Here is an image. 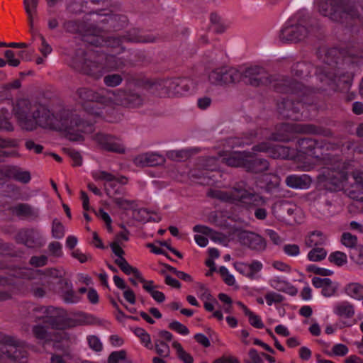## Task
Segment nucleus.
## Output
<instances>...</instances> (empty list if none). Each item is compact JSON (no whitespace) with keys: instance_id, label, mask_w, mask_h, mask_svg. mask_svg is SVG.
I'll list each match as a JSON object with an SVG mask.
<instances>
[{"instance_id":"f257e3e1","label":"nucleus","mask_w":363,"mask_h":363,"mask_svg":"<svg viewBox=\"0 0 363 363\" xmlns=\"http://www.w3.org/2000/svg\"><path fill=\"white\" fill-rule=\"evenodd\" d=\"M12 113L19 126L27 131L38 127L62 132L70 140H83L84 135L94 131L93 124L84 121L76 113L62 109L51 111L45 105L18 99L13 103Z\"/></svg>"},{"instance_id":"f03ea898","label":"nucleus","mask_w":363,"mask_h":363,"mask_svg":"<svg viewBox=\"0 0 363 363\" xmlns=\"http://www.w3.org/2000/svg\"><path fill=\"white\" fill-rule=\"evenodd\" d=\"M126 60L114 55H106L98 52L89 51L83 62L74 60V66L84 73L96 78L101 77L104 71L117 70L126 65Z\"/></svg>"},{"instance_id":"7ed1b4c3","label":"nucleus","mask_w":363,"mask_h":363,"mask_svg":"<svg viewBox=\"0 0 363 363\" xmlns=\"http://www.w3.org/2000/svg\"><path fill=\"white\" fill-rule=\"evenodd\" d=\"M209 197L219 199L232 203H239L243 206H263L266 204V199L263 196L251 192L247 189V184L239 182L235 184L229 191L217 189H209L207 192Z\"/></svg>"},{"instance_id":"20e7f679","label":"nucleus","mask_w":363,"mask_h":363,"mask_svg":"<svg viewBox=\"0 0 363 363\" xmlns=\"http://www.w3.org/2000/svg\"><path fill=\"white\" fill-rule=\"evenodd\" d=\"M196 89L194 81L187 78L159 80L150 86V92L160 97L182 96Z\"/></svg>"},{"instance_id":"39448f33","label":"nucleus","mask_w":363,"mask_h":363,"mask_svg":"<svg viewBox=\"0 0 363 363\" xmlns=\"http://www.w3.org/2000/svg\"><path fill=\"white\" fill-rule=\"evenodd\" d=\"M331 161L333 162L328 167L322 168V175L325 177V188L335 191L345 186L348 175L352 169L346 160Z\"/></svg>"},{"instance_id":"423d86ee","label":"nucleus","mask_w":363,"mask_h":363,"mask_svg":"<svg viewBox=\"0 0 363 363\" xmlns=\"http://www.w3.org/2000/svg\"><path fill=\"white\" fill-rule=\"evenodd\" d=\"M318 6L322 15L334 21L343 23L349 18L359 16L354 6L344 0H332L330 2L320 0Z\"/></svg>"},{"instance_id":"0eeeda50","label":"nucleus","mask_w":363,"mask_h":363,"mask_svg":"<svg viewBox=\"0 0 363 363\" xmlns=\"http://www.w3.org/2000/svg\"><path fill=\"white\" fill-rule=\"evenodd\" d=\"M307 19L301 13H297L290 18L280 31L281 41L298 42L308 35L310 30Z\"/></svg>"},{"instance_id":"6e6552de","label":"nucleus","mask_w":363,"mask_h":363,"mask_svg":"<svg viewBox=\"0 0 363 363\" xmlns=\"http://www.w3.org/2000/svg\"><path fill=\"white\" fill-rule=\"evenodd\" d=\"M296 133H317V128L311 124L284 123L277 127L276 132L272 134L269 139L274 141H289Z\"/></svg>"},{"instance_id":"1a4fd4ad","label":"nucleus","mask_w":363,"mask_h":363,"mask_svg":"<svg viewBox=\"0 0 363 363\" xmlns=\"http://www.w3.org/2000/svg\"><path fill=\"white\" fill-rule=\"evenodd\" d=\"M77 94L84 110L92 115L99 116L102 113L101 108L97 107L99 102L106 104H109L110 102L107 98V94L101 96L88 88L79 89Z\"/></svg>"},{"instance_id":"9d476101","label":"nucleus","mask_w":363,"mask_h":363,"mask_svg":"<svg viewBox=\"0 0 363 363\" xmlns=\"http://www.w3.org/2000/svg\"><path fill=\"white\" fill-rule=\"evenodd\" d=\"M94 21L99 24L105 26H100L97 25L96 27L89 28L91 30H119L127 24V18L124 16L111 14L108 13L99 12L93 15Z\"/></svg>"},{"instance_id":"9b49d317","label":"nucleus","mask_w":363,"mask_h":363,"mask_svg":"<svg viewBox=\"0 0 363 363\" xmlns=\"http://www.w3.org/2000/svg\"><path fill=\"white\" fill-rule=\"evenodd\" d=\"M242 74L234 67H220L212 69L208 74L211 84L223 85L239 82Z\"/></svg>"},{"instance_id":"f8f14e48","label":"nucleus","mask_w":363,"mask_h":363,"mask_svg":"<svg viewBox=\"0 0 363 363\" xmlns=\"http://www.w3.org/2000/svg\"><path fill=\"white\" fill-rule=\"evenodd\" d=\"M1 345L0 350L3 355L11 360L21 361L27 356V352L23 343L13 337L3 336L1 339Z\"/></svg>"},{"instance_id":"ddd939ff","label":"nucleus","mask_w":363,"mask_h":363,"mask_svg":"<svg viewBox=\"0 0 363 363\" xmlns=\"http://www.w3.org/2000/svg\"><path fill=\"white\" fill-rule=\"evenodd\" d=\"M261 152H270L273 155H269L273 159H295L294 150H290L285 146H277L273 147L268 144V143H262L252 147L251 152H244V157H257L259 153Z\"/></svg>"},{"instance_id":"4468645a","label":"nucleus","mask_w":363,"mask_h":363,"mask_svg":"<svg viewBox=\"0 0 363 363\" xmlns=\"http://www.w3.org/2000/svg\"><path fill=\"white\" fill-rule=\"evenodd\" d=\"M107 98L109 104H121L129 108H139L143 104V99L138 94L134 92L125 93L122 89L115 91H108Z\"/></svg>"},{"instance_id":"2eb2a0df","label":"nucleus","mask_w":363,"mask_h":363,"mask_svg":"<svg viewBox=\"0 0 363 363\" xmlns=\"http://www.w3.org/2000/svg\"><path fill=\"white\" fill-rule=\"evenodd\" d=\"M84 40L96 46L106 45L111 48H120V50H124V48L122 46L125 43L123 41V35H113L105 39L101 35L100 30H88L87 34L85 35Z\"/></svg>"},{"instance_id":"dca6fc26","label":"nucleus","mask_w":363,"mask_h":363,"mask_svg":"<svg viewBox=\"0 0 363 363\" xmlns=\"http://www.w3.org/2000/svg\"><path fill=\"white\" fill-rule=\"evenodd\" d=\"M93 140L101 149L116 153H125V147L121 140L114 135L98 133L93 136Z\"/></svg>"},{"instance_id":"f3484780","label":"nucleus","mask_w":363,"mask_h":363,"mask_svg":"<svg viewBox=\"0 0 363 363\" xmlns=\"http://www.w3.org/2000/svg\"><path fill=\"white\" fill-rule=\"evenodd\" d=\"M17 243L23 244L28 247H40L45 242L39 230L34 228L21 229L15 236Z\"/></svg>"},{"instance_id":"a211bd4d","label":"nucleus","mask_w":363,"mask_h":363,"mask_svg":"<svg viewBox=\"0 0 363 363\" xmlns=\"http://www.w3.org/2000/svg\"><path fill=\"white\" fill-rule=\"evenodd\" d=\"M4 179H13L26 184L31 180V174L29 171L17 166H8L0 169V182Z\"/></svg>"},{"instance_id":"6ab92c4d","label":"nucleus","mask_w":363,"mask_h":363,"mask_svg":"<svg viewBox=\"0 0 363 363\" xmlns=\"http://www.w3.org/2000/svg\"><path fill=\"white\" fill-rule=\"evenodd\" d=\"M238 238L242 245L251 250L262 251L266 248L264 239L255 233L242 231L239 234Z\"/></svg>"},{"instance_id":"aec40b11","label":"nucleus","mask_w":363,"mask_h":363,"mask_svg":"<svg viewBox=\"0 0 363 363\" xmlns=\"http://www.w3.org/2000/svg\"><path fill=\"white\" fill-rule=\"evenodd\" d=\"M242 76L247 80V82L255 86L265 84L268 81L267 72L262 67L259 66L246 68L242 73Z\"/></svg>"},{"instance_id":"412c9836","label":"nucleus","mask_w":363,"mask_h":363,"mask_svg":"<svg viewBox=\"0 0 363 363\" xmlns=\"http://www.w3.org/2000/svg\"><path fill=\"white\" fill-rule=\"evenodd\" d=\"M312 284L315 288H322L321 294L325 297L333 296L337 289V285L329 278L315 277L312 279Z\"/></svg>"},{"instance_id":"4be33fe9","label":"nucleus","mask_w":363,"mask_h":363,"mask_svg":"<svg viewBox=\"0 0 363 363\" xmlns=\"http://www.w3.org/2000/svg\"><path fill=\"white\" fill-rule=\"evenodd\" d=\"M126 163L120 164L121 170H128L137 172L139 169H143L147 167H156L163 165L164 160L161 162H157V160H126Z\"/></svg>"},{"instance_id":"5701e85b","label":"nucleus","mask_w":363,"mask_h":363,"mask_svg":"<svg viewBox=\"0 0 363 363\" xmlns=\"http://www.w3.org/2000/svg\"><path fill=\"white\" fill-rule=\"evenodd\" d=\"M286 185L294 189H307L311 184V179L308 176L303 174L301 176L289 175L286 178Z\"/></svg>"},{"instance_id":"b1692460","label":"nucleus","mask_w":363,"mask_h":363,"mask_svg":"<svg viewBox=\"0 0 363 363\" xmlns=\"http://www.w3.org/2000/svg\"><path fill=\"white\" fill-rule=\"evenodd\" d=\"M284 110L281 111V113L286 118L293 120H298L299 117L297 115L301 108H303V104L298 102L296 105L290 100H286L282 103Z\"/></svg>"},{"instance_id":"393cba45","label":"nucleus","mask_w":363,"mask_h":363,"mask_svg":"<svg viewBox=\"0 0 363 363\" xmlns=\"http://www.w3.org/2000/svg\"><path fill=\"white\" fill-rule=\"evenodd\" d=\"M269 166L268 160H245L244 169L247 172L259 174L267 171Z\"/></svg>"},{"instance_id":"a878e982","label":"nucleus","mask_w":363,"mask_h":363,"mask_svg":"<svg viewBox=\"0 0 363 363\" xmlns=\"http://www.w3.org/2000/svg\"><path fill=\"white\" fill-rule=\"evenodd\" d=\"M334 313L343 318H352L354 315V306L348 301H342L334 307Z\"/></svg>"},{"instance_id":"bb28decb","label":"nucleus","mask_w":363,"mask_h":363,"mask_svg":"<svg viewBox=\"0 0 363 363\" xmlns=\"http://www.w3.org/2000/svg\"><path fill=\"white\" fill-rule=\"evenodd\" d=\"M326 242V236L320 230L310 232L305 238V245L308 247H318Z\"/></svg>"},{"instance_id":"cd10ccee","label":"nucleus","mask_w":363,"mask_h":363,"mask_svg":"<svg viewBox=\"0 0 363 363\" xmlns=\"http://www.w3.org/2000/svg\"><path fill=\"white\" fill-rule=\"evenodd\" d=\"M92 177L96 180H104L106 182L117 181L121 184H126L128 182V177L125 176H121L116 177L113 174L107 172L106 171H96L92 172Z\"/></svg>"},{"instance_id":"c85d7f7f","label":"nucleus","mask_w":363,"mask_h":363,"mask_svg":"<svg viewBox=\"0 0 363 363\" xmlns=\"http://www.w3.org/2000/svg\"><path fill=\"white\" fill-rule=\"evenodd\" d=\"M14 142L6 140L0 138V157H18L19 154L13 147Z\"/></svg>"},{"instance_id":"c756f323","label":"nucleus","mask_w":363,"mask_h":363,"mask_svg":"<svg viewBox=\"0 0 363 363\" xmlns=\"http://www.w3.org/2000/svg\"><path fill=\"white\" fill-rule=\"evenodd\" d=\"M200 152V149L198 147H191L183 149L180 150H170L168 151L165 157L168 159H175V158H189L195 156L197 153Z\"/></svg>"},{"instance_id":"7c9ffc66","label":"nucleus","mask_w":363,"mask_h":363,"mask_svg":"<svg viewBox=\"0 0 363 363\" xmlns=\"http://www.w3.org/2000/svg\"><path fill=\"white\" fill-rule=\"evenodd\" d=\"M13 212L17 216L35 218L38 217V212L28 203H18L13 208Z\"/></svg>"},{"instance_id":"2f4dec72","label":"nucleus","mask_w":363,"mask_h":363,"mask_svg":"<svg viewBox=\"0 0 363 363\" xmlns=\"http://www.w3.org/2000/svg\"><path fill=\"white\" fill-rule=\"evenodd\" d=\"M115 263L125 274L130 275V274H133L136 279L140 278L141 273L140 271L137 268L130 265L124 257H121V259H116L115 260Z\"/></svg>"},{"instance_id":"473e14b6","label":"nucleus","mask_w":363,"mask_h":363,"mask_svg":"<svg viewBox=\"0 0 363 363\" xmlns=\"http://www.w3.org/2000/svg\"><path fill=\"white\" fill-rule=\"evenodd\" d=\"M346 294L352 298L363 299V286L359 283H350L345 287Z\"/></svg>"},{"instance_id":"72a5a7b5","label":"nucleus","mask_w":363,"mask_h":363,"mask_svg":"<svg viewBox=\"0 0 363 363\" xmlns=\"http://www.w3.org/2000/svg\"><path fill=\"white\" fill-rule=\"evenodd\" d=\"M123 38L125 43H147L151 41L150 39L140 35L139 30L136 28L128 30L125 35H123Z\"/></svg>"},{"instance_id":"f704fd0d","label":"nucleus","mask_w":363,"mask_h":363,"mask_svg":"<svg viewBox=\"0 0 363 363\" xmlns=\"http://www.w3.org/2000/svg\"><path fill=\"white\" fill-rule=\"evenodd\" d=\"M172 347L175 349L177 352V357L182 360L184 363H193L194 359L192 356L186 352L182 347V345L177 342L174 341L172 343Z\"/></svg>"},{"instance_id":"c9c22d12","label":"nucleus","mask_w":363,"mask_h":363,"mask_svg":"<svg viewBox=\"0 0 363 363\" xmlns=\"http://www.w3.org/2000/svg\"><path fill=\"white\" fill-rule=\"evenodd\" d=\"M3 194L6 197L18 199L21 195V190L16 184L8 183L5 185Z\"/></svg>"},{"instance_id":"e433bc0d","label":"nucleus","mask_w":363,"mask_h":363,"mask_svg":"<svg viewBox=\"0 0 363 363\" xmlns=\"http://www.w3.org/2000/svg\"><path fill=\"white\" fill-rule=\"evenodd\" d=\"M133 331L134 334L140 338V342L145 345V347L150 350L152 349L150 335L143 328H135Z\"/></svg>"},{"instance_id":"4c0bfd02","label":"nucleus","mask_w":363,"mask_h":363,"mask_svg":"<svg viewBox=\"0 0 363 363\" xmlns=\"http://www.w3.org/2000/svg\"><path fill=\"white\" fill-rule=\"evenodd\" d=\"M327 256V251L323 247H314L308 253V259L311 262H320Z\"/></svg>"},{"instance_id":"58836bf2","label":"nucleus","mask_w":363,"mask_h":363,"mask_svg":"<svg viewBox=\"0 0 363 363\" xmlns=\"http://www.w3.org/2000/svg\"><path fill=\"white\" fill-rule=\"evenodd\" d=\"M211 23L212 24V29L216 32L221 33L226 29V26L222 21L220 17L216 13H212L210 17Z\"/></svg>"},{"instance_id":"ea45409f","label":"nucleus","mask_w":363,"mask_h":363,"mask_svg":"<svg viewBox=\"0 0 363 363\" xmlns=\"http://www.w3.org/2000/svg\"><path fill=\"white\" fill-rule=\"evenodd\" d=\"M9 112L5 108H1L0 110V130H13V125L9 121L7 116H9Z\"/></svg>"},{"instance_id":"a19ab883","label":"nucleus","mask_w":363,"mask_h":363,"mask_svg":"<svg viewBox=\"0 0 363 363\" xmlns=\"http://www.w3.org/2000/svg\"><path fill=\"white\" fill-rule=\"evenodd\" d=\"M155 350L157 354L161 357H167L170 354V349L169 345L163 340H156Z\"/></svg>"},{"instance_id":"79ce46f5","label":"nucleus","mask_w":363,"mask_h":363,"mask_svg":"<svg viewBox=\"0 0 363 363\" xmlns=\"http://www.w3.org/2000/svg\"><path fill=\"white\" fill-rule=\"evenodd\" d=\"M284 85L286 87L284 88H277L279 91L288 92L289 91L294 92L295 94H298L299 91H302V84L297 82H289V80L284 79Z\"/></svg>"},{"instance_id":"37998d69","label":"nucleus","mask_w":363,"mask_h":363,"mask_svg":"<svg viewBox=\"0 0 363 363\" xmlns=\"http://www.w3.org/2000/svg\"><path fill=\"white\" fill-rule=\"evenodd\" d=\"M52 235L56 239H61L65 236V227L57 219H54L52 225Z\"/></svg>"},{"instance_id":"c03bdc74","label":"nucleus","mask_w":363,"mask_h":363,"mask_svg":"<svg viewBox=\"0 0 363 363\" xmlns=\"http://www.w3.org/2000/svg\"><path fill=\"white\" fill-rule=\"evenodd\" d=\"M123 82V77L119 74H111L104 77V84L111 87H114L120 85Z\"/></svg>"},{"instance_id":"a18cd8bd","label":"nucleus","mask_w":363,"mask_h":363,"mask_svg":"<svg viewBox=\"0 0 363 363\" xmlns=\"http://www.w3.org/2000/svg\"><path fill=\"white\" fill-rule=\"evenodd\" d=\"M328 260L337 266H342L347 263V256L342 252L336 251L329 255Z\"/></svg>"},{"instance_id":"49530a36","label":"nucleus","mask_w":363,"mask_h":363,"mask_svg":"<svg viewBox=\"0 0 363 363\" xmlns=\"http://www.w3.org/2000/svg\"><path fill=\"white\" fill-rule=\"evenodd\" d=\"M296 162V169L300 171L308 172L317 166L314 160H294Z\"/></svg>"},{"instance_id":"de8ad7c7","label":"nucleus","mask_w":363,"mask_h":363,"mask_svg":"<svg viewBox=\"0 0 363 363\" xmlns=\"http://www.w3.org/2000/svg\"><path fill=\"white\" fill-rule=\"evenodd\" d=\"M62 297L67 303H75L80 301V297L75 294L72 288L68 290L62 289Z\"/></svg>"},{"instance_id":"09e8293b","label":"nucleus","mask_w":363,"mask_h":363,"mask_svg":"<svg viewBox=\"0 0 363 363\" xmlns=\"http://www.w3.org/2000/svg\"><path fill=\"white\" fill-rule=\"evenodd\" d=\"M341 242L345 246L352 248L357 245V238L350 233H343L341 236Z\"/></svg>"},{"instance_id":"8fccbe9b","label":"nucleus","mask_w":363,"mask_h":363,"mask_svg":"<svg viewBox=\"0 0 363 363\" xmlns=\"http://www.w3.org/2000/svg\"><path fill=\"white\" fill-rule=\"evenodd\" d=\"M64 28L70 33H81L83 31L82 25L76 21H69L64 23Z\"/></svg>"},{"instance_id":"3c124183","label":"nucleus","mask_w":363,"mask_h":363,"mask_svg":"<svg viewBox=\"0 0 363 363\" xmlns=\"http://www.w3.org/2000/svg\"><path fill=\"white\" fill-rule=\"evenodd\" d=\"M4 56L6 59L5 61L9 66L16 67L21 63L20 59L16 57V54L11 50H6L4 52Z\"/></svg>"},{"instance_id":"603ef678","label":"nucleus","mask_w":363,"mask_h":363,"mask_svg":"<svg viewBox=\"0 0 363 363\" xmlns=\"http://www.w3.org/2000/svg\"><path fill=\"white\" fill-rule=\"evenodd\" d=\"M168 327L170 330L183 335H186L189 333V330L186 326L176 320L170 323Z\"/></svg>"},{"instance_id":"864d4df0","label":"nucleus","mask_w":363,"mask_h":363,"mask_svg":"<svg viewBox=\"0 0 363 363\" xmlns=\"http://www.w3.org/2000/svg\"><path fill=\"white\" fill-rule=\"evenodd\" d=\"M72 256L77 259L80 263L92 261L93 258L90 254L83 253L79 249H76L72 252Z\"/></svg>"},{"instance_id":"5fc2aeb1","label":"nucleus","mask_w":363,"mask_h":363,"mask_svg":"<svg viewBox=\"0 0 363 363\" xmlns=\"http://www.w3.org/2000/svg\"><path fill=\"white\" fill-rule=\"evenodd\" d=\"M307 271L323 277L330 276L333 274V272L330 269L318 267L314 264L308 266Z\"/></svg>"},{"instance_id":"6e6d98bb","label":"nucleus","mask_w":363,"mask_h":363,"mask_svg":"<svg viewBox=\"0 0 363 363\" xmlns=\"http://www.w3.org/2000/svg\"><path fill=\"white\" fill-rule=\"evenodd\" d=\"M219 273L222 277L224 282L228 286L234 285L235 280L233 275L229 274L228 269L225 267H220L219 268Z\"/></svg>"},{"instance_id":"4d7b16f0","label":"nucleus","mask_w":363,"mask_h":363,"mask_svg":"<svg viewBox=\"0 0 363 363\" xmlns=\"http://www.w3.org/2000/svg\"><path fill=\"white\" fill-rule=\"evenodd\" d=\"M33 333L34 336L39 340H47L49 337L48 331L44 326L35 325L33 328Z\"/></svg>"},{"instance_id":"13d9d810","label":"nucleus","mask_w":363,"mask_h":363,"mask_svg":"<svg viewBox=\"0 0 363 363\" xmlns=\"http://www.w3.org/2000/svg\"><path fill=\"white\" fill-rule=\"evenodd\" d=\"M283 251L288 256L296 257L300 254V247L296 244H287L283 247Z\"/></svg>"},{"instance_id":"bf43d9fd","label":"nucleus","mask_w":363,"mask_h":363,"mask_svg":"<svg viewBox=\"0 0 363 363\" xmlns=\"http://www.w3.org/2000/svg\"><path fill=\"white\" fill-rule=\"evenodd\" d=\"M126 357V352L125 350H120L113 352L110 354L108 358V363H118L120 360H123Z\"/></svg>"},{"instance_id":"052dcab7","label":"nucleus","mask_w":363,"mask_h":363,"mask_svg":"<svg viewBox=\"0 0 363 363\" xmlns=\"http://www.w3.org/2000/svg\"><path fill=\"white\" fill-rule=\"evenodd\" d=\"M48 250L51 255L60 257L62 255V245L57 241L52 242L48 245Z\"/></svg>"},{"instance_id":"680f3d73","label":"nucleus","mask_w":363,"mask_h":363,"mask_svg":"<svg viewBox=\"0 0 363 363\" xmlns=\"http://www.w3.org/2000/svg\"><path fill=\"white\" fill-rule=\"evenodd\" d=\"M48 257L45 255L33 256L30 257L29 264L35 267H40L46 265Z\"/></svg>"},{"instance_id":"e2e57ef3","label":"nucleus","mask_w":363,"mask_h":363,"mask_svg":"<svg viewBox=\"0 0 363 363\" xmlns=\"http://www.w3.org/2000/svg\"><path fill=\"white\" fill-rule=\"evenodd\" d=\"M89 347L96 352L102 350L103 346L100 340L95 335H91L87 338Z\"/></svg>"},{"instance_id":"0e129e2a","label":"nucleus","mask_w":363,"mask_h":363,"mask_svg":"<svg viewBox=\"0 0 363 363\" xmlns=\"http://www.w3.org/2000/svg\"><path fill=\"white\" fill-rule=\"evenodd\" d=\"M6 282L4 278L0 277V301L9 300L12 297L11 291L4 288Z\"/></svg>"},{"instance_id":"69168bd1","label":"nucleus","mask_w":363,"mask_h":363,"mask_svg":"<svg viewBox=\"0 0 363 363\" xmlns=\"http://www.w3.org/2000/svg\"><path fill=\"white\" fill-rule=\"evenodd\" d=\"M265 299L269 306H271L273 303H281L284 300L282 295L275 293L270 292L265 295Z\"/></svg>"},{"instance_id":"338daca9","label":"nucleus","mask_w":363,"mask_h":363,"mask_svg":"<svg viewBox=\"0 0 363 363\" xmlns=\"http://www.w3.org/2000/svg\"><path fill=\"white\" fill-rule=\"evenodd\" d=\"M247 317L252 326L259 329L264 328V323L259 315L252 312V315H249Z\"/></svg>"},{"instance_id":"774afa93","label":"nucleus","mask_w":363,"mask_h":363,"mask_svg":"<svg viewBox=\"0 0 363 363\" xmlns=\"http://www.w3.org/2000/svg\"><path fill=\"white\" fill-rule=\"evenodd\" d=\"M38 0H23V6L26 14L30 13V11H37Z\"/></svg>"}]
</instances>
